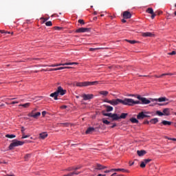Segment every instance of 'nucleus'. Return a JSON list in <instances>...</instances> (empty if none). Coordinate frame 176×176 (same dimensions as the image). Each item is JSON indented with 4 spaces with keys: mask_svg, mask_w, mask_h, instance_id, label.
<instances>
[{
    "mask_svg": "<svg viewBox=\"0 0 176 176\" xmlns=\"http://www.w3.org/2000/svg\"><path fill=\"white\" fill-rule=\"evenodd\" d=\"M99 94H100L101 96H104V97H107V96L109 94V92H108V91H99Z\"/></svg>",
    "mask_w": 176,
    "mask_h": 176,
    "instance_id": "obj_26",
    "label": "nucleus"
},
{
    "mask_svg": "<svg viewBox=\"0 0 176 176\" xmlns=\"http://www.w3.org/2000/svg\"><path fill=\"white\" fill-rule=\"evenodd\" d=\"M150 162H152V160H151V159H146V160H144V162L146 164H148V163H149Z\"/></svg>",
    "mask_w": 176,
    "mask_h": 176,
    "instance_id": "obj_40",
    "label": "nucleus"
},
{
    "mask_svg": "<svg viewBox=\"0 0 176 176\" xmlns=\"http://www.w3.org/2000/svg\"><path fill=\"white\" fill-rule=\"evenodd\" d=\"M108 49V47H96V48H90L89 52H96V50H104Z\"/></svg>",
    "mask_w": 176,
    "mask_h": 176,
    "instance_id": "obj_20",
    "label": "nucleus"
},
{
    "mask_svg": "<svg viewBox=\"0 0 176 176\" xmlns=\"http://www.w3.org/2000/svg\"><path fill=\"white\" fill-rule=\"evenodd\" d=\"M159 122V119L157 118H153L150 120V123H152V124H156Z\"/></svg>",
    "mask_w": 176,
    "mask_h": 176,
    "instance_id": "obj_28",
    "label": "nucleus"
},
{
    "mask_svg": "<svg viewBox=\"0 0 176 176\" xmlns=\"http://www.w3.org/2000/svg\"><path fill=\"white\" fill-rule=\"evenodd\" d=\"M145 166H146V164H145L144 162H142L141 164H140V167L142 168H145Z\"/></svg>",
    "mask_w": 176,
    "mask_h": 176,
    "instance_id": "obj_38",
    "label": "nucleus"
},
{
    "mask_svg": "<svg viewBox=\"0 0 176 176\" xmlns=\"http://www.w3.org/2000/svg\"><path fill=\"white\" fill-rule=\"evenodd\" d=\"M67 93V90L63 89L61 86L58 87L57 90L51 94L50 97H53L54 100H58V96H64Z\"/></svg>",
    "mask_w": 176,
    "mask_h": 176,
    "instance_id": "obj_2",
    "label": "nucleus"
},
{
    "mask_svg": "<svg viewBox=\"0 0 176 176\" xmlns=\"http://www.w3.org/2000/svg\"><path fill=\"white\" fill-rule=\"evenodd\" d=\"M151 101H158L159 102H164V101H168L166 97H162L160 98L151 99Z\"/></svg>",
    "mask_w": 176,
    "mask_h": 176,
    "instance_id": "obj_13",
    "label": "nucleus"
},
{
    "mask_svg": "<svg viewBox=\"0 0 176 176\" xmlns=\"http://www.w3.org/2000/svg\"><path fill=\"white\" fill-rule=\"evenodd\" d=\"M28 137H30V135H25V133H23L22 139H24V138H28Z\"/></svg>",
    "mask_w": 176,
    "mask_h": 176,
    "instance_id": "obj_43",
    "label": "nucleus"
},
{
    "mask_svg": "<svg viewBox=\"0 0 176 176\" xmlns=\"http://www.w3.org/2000/svg\"><path fill=\"white\" fill-rule=\"evenodd\" d=\"M42 116H46V111H45L42 112Z\"/></svg>",
    "mask_w": 176,
    "mask_h": 176,
    "instance_id": "obj_52",
    "label": "nucleus"
},
{
    "mask_svg": "<svg viewBox=\"0 0 176 176\" xmlns=\"http://www.w3.org/2000/svg\"><path fill=\"white\" fill-rule=\"evenodd\" d=\"M130 122H131V123H138V120H137V118H130Z\"/></svg>",
    "mask_w": 176,
    "mask_h": 176,
    "instance_id": "obj_33",
    "label": "nucleus"
},
{
    "mask_svg": "<svg viewBox=\"0 0 176 176\" xmlns=\"http://www.w3.org/2000/svg\"><path fill=\"white\" fill-rule=\"evenodd\" d=\"M162 12H158L157 14H162Z\"/></svg>",
    "mask_w": 176,
    "mask_h": 176,
    "instance_id": "obj_64",
    "label": "nucleus"
},
{
    "mask_svg": "<svg viewBox=\"0 0 176 176\" xmlns=\"http://www.w3.org/2000/svg\"><path fill=\"white\" fill-rule=\"evenodd\" d=\"M98 176H107V175L98 174Z\"/></svg>",
    "mask_w": 176,
    "mask_h": 176,
    "instance_id": "obj_59",
    "label": "nucleus"
},
{
    "mask_svg": "<svg viewBox=\"0 0 176 176\" xmlns=\"http://www.w3.org/2000/svg\"><path fill=\"white\" fill-rule=\"evenodd\" d=\"M164 116H169L170 115V109L166 108L163 110Z\"/></svg>",
    "mask_w": 176,
    "mask_h": 176,
    "instance_id": "obj_18",
    "label": "nucleus"
},
{
    "mask_svg": "<svg viewBox=\"0 0 176 176\" xmlns=\"http://www.w3.org/2000/svg\"><path fill=\"white\" fill-rule=\"evenodd\" d=\"M161 123L162 124H164V126H171L172 122L167 120H163Z\"/></svg>",
    "mask_w": 176,
    "mask_h": 176,
    "instance_id": "obj_25",
    "label": "nucleus"
},
{
    "mask_svg": "<svg viewBox=\"0 0 176 176\" xmlns=\"http://www.w3.org/2000/svg\"><path fill=\"white\" fill-rule=\"evenodd\" d=\"M94 14L95 16L97 15V12L95 11V12H94Z\"/></svg>",
    "mask_w": 176,
    "mask_h": 176,
    "instance_id": "obj_63",
    "label": "nucleus"
},
{
    "mask_svg": "<svg viewBox=\"0 0 176 176\" xmlns=\"http://www.w3.org/2000/svg\"><path fill=\"white\" fill-rule=\"evenodd\" d=\"M149 123H151V121L149 122V121L146 120V121L144 122V124H149Z\"/></svg>",
    "mask_w": 176,
    "mask_h": 176,
    "instance_id": "obj_48",
    "label": "nucleus"
},
{
    "mask_svg": "<svg viewBox=\"0 0 176 176\" xmlns=\"http://www.w3.org/2000/svg\"><path fill=\"white\" fill-rule=\"evenodd\" d=\"M104 168H107V166H102L100 164H97L96 168L94 170V171H96V170H104Z\"/></svg>",
    "mask_w": 176,
    "mask_h": 176,
    "instance_id": "obj_14",
    "label": "nucleus"
},
{
    "mask_svg": "<svg viewBox=\"0 0 176 176\" xmlns=\"http://www.w3.org/2000/svg\"><path fill=\"white\" fill-rule=\"evenodd\" d=\"M81 97L83 98L84 101H87L89 100H93V98H94V95H93V94H83Z\"/></svg>",
    "mask_w": 176,
    "mask_h": 176,
    "instance_id": "obj_9",
    "label": "nucleus"
},
{
    "mask_svg": "<svg viewBox=\"0 0 176 176\" xmlns=\"http://www.w3.org/2000/svg\"><path fill=\"white\" fill-rule=\"evenodd\" d=\"M96 85H98V81H85L82 82H76V86L78 87H86L87 86H95Z\"/></svg>",
    "mask_w": 176,
    "mask_h": 176,
    "instance_id": "obj_4",
    "label": "nucleus"
},
{
    "mask_svg": "<svg viewBox=\"0 0 176 176\" xmlns=\"http://www.w3.org/2000/svg\"><path fill=\"white\" fill-rule=\"evenodd\" d=\"M111 171H122V173H129V170L124 168H113L111 169Z\"/></svg>",
    "mask_w": 176,
    "mask_h": 176,
    "instance_id": "obj_19",
    "label": "nucleus"
},
{
    "mask_svg": "<svg viewBox=\"0 0 176 176\" xmlns=\"http://www.w3.org/2000/svg\"><path fill=\"white\" fill-rule=\"evenodd\" d=\"M137 153H138V156H144V155L146 154V151H144V150L138 151Z\"/></svg>",
    "mask_w": 176,
    "mask_h": 176,
    "instance_id": "obj_24",
    "label": "nucleus"
},
{
    "mask_svg": "<svg viewBox=\"0 0 176 176\" xmlns=\"http://www.w3.org/2000/svg\"><path fill=\"white\" fill-rule=\"evenodd\" d=\"M30 157H31V154H26L25 155V160H28V159H30Z\"/></svg>",
    "mask_w": 176,
    "mask_h": 176,
    "instance_id": "obj_39",
    "label": "nucleus"
},
{
    "mask_svg": "<svg viewBox=\"0 0 176 176\" xmlns=\"http://www.w3.org/2000/svg\"><path fill=\"white\" fill-rule=\"evenodd\" d=\"M47 137V133L43 132L39 134V138H41V140H45Z\"/></svg>",
    "mask_w": 176,
    "mask_h": 176,
    "instance_id": "obj_21",
    "label": "nucleus"
},
{
    "mask_svg": "<svg viewBox=\"0 0 176 176\" xmlns=\"http://www.w3.org/2000/svg\"><path fill=\"white\" fill-rule=\"evenodd\" d=\"M142 36H144V38H146V37H150V38H153V36H155V34L152 32H143L142 34Z\"/></svg>",
    "mask_w": 176,
    "mask_h": 176,
    "instance_id": "obj_12",
    "label": "nucleus"
},
{
    "mask_svg": "<svg viewBox=\"0 0 176 176\" xmlns=\"http://www.w3.org/2000/svg\"><path fill=\"white\" fill-rule=\"evenodd\" d=\"M109 113H102L103 116H108Z\"/></svg>",
    "mask_w": 176,
    "mask_h": 176,
    "instance_id": "obj_54",
    "label": "nucleus"
},
{
    "mask_svg": "<svg viewBox=\"0 0 176 176\" xmlns=\"http://www.w3.org/2000/svg\"><path fill=\"white\" fill-rule=\"evenodd\" d=\"M105 107H106L107 112H112V111H113V107H112L111 106L105 105Z\"/></svg>",
    "mask_w": 176,
    "mask_h": 176,
    "instance_id": "obj_27",
    "label": "nucleus"
},
{
    "mask_svg": "<svg viewBox=\"0 0 176 176\" xmlns=\"http://www.w3.org/2000/svg\"><path fill=\"white\" fill-rule=\"evenodd\" d=\"M138 100H140L141 102L139 101V104H151V100H148L146 98H142L141 96L138 95L137 96Z\"/></svg>",
    "mask_w": 176,
    "mask_h": 176,
    "instance_id": "obj_8",
    "label": "nucleus"
},
{
    "mask_svg": "<svg viewBox=\"0 0 176 176\" xmlns=\"http://www.w3.org/2000/svg\"><path fill=\"white\" fill-rule=\"evenodd\" d=\"M81 168H82V166L69 167L67 169H66V171H73V172H71L67 175H65L63 176L79 175V174H80V173L82 172H78L77 171V170H80Z\"/></svg>",
    "mask_w": 176,
    "mask_h": 176,
    "instance_id": "obj_3",
    "label": "nucleus"
},
{
    "mask_svg": "<svg viewBox=\"0 0 176 176\" xmlns=\"http://www.w3.org/2000/svg\"><path fill=\"white\" fill-rule=\"evenodd\" d=\"M78 22L79 24H81V25H85V21L83 19H79Z\"/></svg>",
    "mask_w": 176,
    "mask_h": 176,
    "instance_id": "obj_37",
    "label": "nucleus"
},
{
    "mask_svg": "<svg viewBox=\"0 0 176 176\" xmlns=\"http://www.w3.org/2000/svg\"><path fill=\"white\" fill-rule=\"evenodd\" d=\"M155 17H156V14H155V12H154V13L151 14V19L153 20V19H155Z\"/></svg>",
    "mask_w": 176,
    "mask_h": 176,
    "instance_id": "obj_45",
    "label": "nucleus"
},
{
    "mask_svg": "<svg viewBox=\"0 0 176 176\" xmlns=\"http://www.w3.org/2000/svg\"><path fill=\"white\" fill-rule=\"evenodd\" d=\"M78 65L77 63H63V64H55V67H60L61 65Z\"/></svg>",
    "mask_w": 176,
    "mask_h": 176,
    "instance_id": "obj_16",
    "label": "nucleus"
},
{
    "mask_svg": "<svg viewBox=\"0 0 176 176\" xmlns=\"http://www.w3.org/2000/svg\"><path fill=\"white\" fill-rule=\"evenodd\" d=\"M120 43L123 44V43H126V42H128V43H130L131 45H134V43H140V41H137L135 40H122L119 41Z\"/></svg>",
    "mask_w": 176,
    "mask_h": 176,
    "instance_id": "obj_11",
    "label": "nucleus"
},
{
    "mask_svg": "<svg viewBox=\"0 0 176 176\" xmlns=\"http://www.w3.org/2000/svg\"><path fill=\"white\" fill-rule=\"evenodd\" d=\"M145 118H151V116H148V113L145 111H142L137 116V119H138V120H142V119H145Z\"/></svg>",
    "mask_w": 176,
    "mask_h": 176,
    "instance_id": "obj_7",
    "label": "nucleus"
},
{
    "mask_svg": "<svg viewBox=\"0 0 176 176\" xmlns=\"http://www.w3.org/2000/svg\"><path fill=\"white\" fill-rule=\"evenodd\" d=\"M39 60V58H30V60Z\"/></svg>",
    "mask_w": 176,
    "mask_h": 176,
    "instance_id": "obj_58",
    "label": "nucleus"
},
{
    "mask_svg": "<svg viewBox=\"0 0 176 176\" xmlns=\"http://www.w3.org/2000/svg\"><path fill=\"white\" fill-rule=\"evenodd\" d=\"M111 171H112V169H111V170H107L104 171V173H111Z\"/></svg>",
    "mask_w": 176,
    "mask_h": 176,
    "instance_id": "obj_55",
    "label": "nucleus"
},
{
    "mask_svg": "<svg viewBox=\"0 0 176 176\" xmlns=\"http://www.w3.org/2000/svg\"><path fill=\"white\" fill-rule=\"evenodd\" d=\"M54 28H55V30H57V31H60V30H62L63 28H60L58 26H56V27H54Z\"/></svg>",
    "mask_w": 176,
    "mask_h": 176,
    "instance_id": "obj_44",
    "label": "nucleus"
},
{
    "mask_svg": "<svg viewBox=\"0 0 176 176\" xmlns=\"http://www.w3.org/2000/svg\"><path fill=\"white\" fill-rule=\"evenodd\" d=\"M68 107L67 105H63L60 107L61 109H67Z\"/></svg>",
    "mask_w": 176,
    "mask_h": 176,
    "instance_id": "obj_46",
    "label": "nucleus"
},
{
    "mask_svg": "<svg viewBox=\"0 0 176 176\" xmlns=\"http://www.w3.org/2000/svg\"><path fill=\"white\" fill-rule=\"evenodd\" d=\"M124 19H131V13L129 11H125L123 12Z\"/></svg>",
    "mask_w": 176,
    "mask_h": 176,
    "instance_id": "obj_15",
    "label": "nucleus"
},
{
    "mask_svg": "<svg viewBox=\"0 0 176 176\" xmlns=\"http://www.w3.org/2000/svg\"><path fill=\"white\" fill-rule=\"evenodd\" d=\"M102 123H104V124H110L111 122L108 121L107 120H106L105 118L102 119Z\"/></svg>",
    "mask_w": 176,
    "mask_h": 176,
    "instance_id": "obj_31",
    "label": "nucleus"
},
{
    "mask_svg": "<svg viewBox=\"0 0 176 176\" xmlns=\"http://www.w3.org/2000/svg\"><path fill=\"white\" fill-rule=\"evenodd\" d=\"M24 131H25V128H24L23 126L21 127V133L22 134H24Z\"/></svg>",
    "mask_w": 176,
    "mask_h": 176,
    "instance_id": "obj_47",
    "label": "nucleus"
},
{
    "mask_svg": "<svg viewBox=\"0 0 176 176\" xmlns=\"http://www.w3.org/2000/svg\"><path fill=\"white\" fill-rule=\"evenodd\" d=\"M30 105H31V103L28 102V103H25L23 104H19V107H23V108H28V107H30Z\"/></svg>",
    "mask_w": 176,
    "mask_h": 176,
    "instance_id": "obj_29",
    "label": "nucleus"
},
{
    "mask_svg": "<svg viewBox=\"0 0 176 176\" xmlns=\"http://www.w3.org/2000/svg\"><path fill=\"white\" fill-rule=\"evenodd\" d=\"M67 68H71V67H58V71L61 70V69H65Z\"/></svg>",
    "mask_w": 176,
    "mask_h": 176,
    "instance_id": "obj_41",
    "label": "nucleus"
},
{
    "mask_svg": "<svg viewBox=\"0 0 176 176\" xmlns=\"http://www.w3.org/2000/svg\"><path fill=\"white\" fill-rule=\"evenodd\" d=\"M173 75H175V74L166 73V74H162L161 76L155 75V78H162V76H171Z\"/></svg>",
    "mask_w": 176,
    "mask_h": 176,
    "instance_id": "obj_17",
    "label": "nucleus"
},
{
    "mask_svg": "<svg viewBox=\"0 0 176 176\" xmlns=\"http://www.w3.org/2000/svg\"><path fill=\"white\" fill-rule=\"evenodd\" d=\"M120 118L116 113H113L111 116V120H119Z\"/></svg>",
    "mask_w": 176,
    "mask_h": 176,
    "instance_id": "obj_22",
    "label": "nucleus"
},
{
    "mask_svg": "<svg viewBox=\"0 0 176 176\" xmlns=\"http://www.w3.org/2000/svg\"><path fill=\"white\" fill-rule=\"evenodd\" d=\"M76 32L82 34L83 32H90V28H80L76 30Z\"/></svg>",
    "mask_w": 176,
    "mask_h": 176,
    "instance_id": "obj_10",
    "label": "nucleus"
},
{
    "mask_svg": "<svg viewBox=\"0 0 176 176\" xmlns=\"http://www.w3.org/2000/svg\"><path fill=\"white\" fill-rule=\"evenodd\" d=\"M126 21L125 19H122V23H126Z\"/></svg>",
    "mask_w": 176,
    "mask_h": 176,
    "instance_id": "obj_62",
    "label": "nucleus"
},
{
    "mask_svg": "<svg viewBox=\"0 0 176 176\" xmlns=\"http://www.w3.org/2000/svg\"><path fill=\"white\" fill-rule=\"evenodd\" d=\"M103 102H107L108 104H109V100H108V99L103 100Z\"/></svg>",
    "mask_w": 176,
    "mask_h": 176,
    "instance_id": "obj_49",
    "label": "nucleus"
},
{
    "mask_svg": "<svg viewBox=\"0 0 176 176\" xmlns=\"http://www.w3.org/2000/svg\"><path fill=\"white\" fill-rule=\"evenodd\" d=\"M156 115H157L158 116H164V114L163 113V112H162L160 111H157Z\"/></svg>",
    "mask_w": 176,
    "mask_h": 176,
    "instance_id": "obj_36",
    "label": "nucleus"
},
{
    "mask_svg": "<svg viewBox=\"0 0 176 176\" xmlns=\"http://www.w3.org/2000/svg\"><path fill=\"white\" fill-rule=\"evenodd\" d=\"M0 32H1V34H6V32H6L5 30H0Z\"/></svg>",
    "mask_w": 176,
    "mask_h": 176,
    "instance_id": "obj_53",
    "label": "nucleus"
},
{
    "mask_svg": "<svg viewBox=\"0 0 176 176\" xmlns=\"http://www.w3.org/2000/svg\"><path fill=\"white\" fill-rule=\"evenodd\" d=\"M38 111L37 109H34L30 113L28 114L29 118H33V119H38L39 116H41V112H36Z\"/></svg>",
    "mask_w": 176,
    "mask_h": 176,
    "instance_id": "obj_5",
    "label": "nucleus"
},
{
    "mask_svg": "<svg viewBox=\"0 0 176 176\" xmlns=\"http://www.w3.org/2000/svg\"><path fill=\"white\" fill-rule=\"evenodd\" d=\"M116 127V124H113L111 126V129H113Z\"/></svg>",
    "mask_w": 176,
    "mask_h": 176,
    "instance_id": "obj_56",
    "label": "nucleus"
},
{
    "mask_svg": "<svg viewBox=\"0 0 176 176\" xmlns=\"http://www.w3.org/2000/svg\"><path fill=\"white\" fill-rule=\"evenodd\" d=\"M168 54L169 56H175L176 52H175V51H173L172 52L168 53Z\"/></svg>",
    "mask_w": 176,
    "mask_h": 176,
    "instance_id": "obj_42",
    "label": "nucleus"
},
{
    "mask_svg": "<svg viewBox=\"0 0 176 176\" xmlns=\"http://www.w3.org/2000/svg\"><path fill=\"white\" fill-rule=\"evenodd\" d=\"M146 12H147V13H149L150 14H153V13H154L153 9L151 8H148L146 10Z\"/></svg>",
    "mask_w": 176,
    "mask_h": 176,
    "instance_id": "obj_30",
    "label": "nucleus"
},
{
    "mask_svg": "<svg viewBox=\"0 0 176 176\" xmlns=\"http://www.w3.org/2000/svg\"><path fill=\"white\" fill-rule=\"evenodd\" d=\"M21 145H24V142L19 141V140H13V142H12L9 146L10 151H12L13 148L16 146H20Z\"/></svg>",
    "mask_w": 176,
    "mask_h": 176,
    "instance_id": "obj_6",
    "label": "nucleus"
},
{
    "mask_svg": "<svg viewBox=\"0 0 176 176\" xmlns=\"http://www.w3.org/2000/svg\"><path fill=\"white\" fill-rule=\"evenodd\" d=\"M54 71H58V67L54 68Z\"/></svg>",
    "mask_w": 176,
    "mask_h": 176,
    "instance_id": "obj_61",
    "label": "nucleus"
},
{
    "mask_svg": "<svg viewBox=\"0 0 176 176\" xmlns=\"http://www.w3.org/2000/svg\"><path fill=\"white\" fill-rule=\"evenodd\" d=\"M6 138H16V135H10V134H7L6 135Z\"/></svg>",
    "mask_w": 176,
    "mask_h": 176,
    "instance_id": "obj_34",
    "label": "nucleus"
},
{
    "mask_svg": "<svg viewBox=\"0 0 176 176\" xmlns=\"http://www.w3.org/2000/svg\"><path fill=\"white\" fill-rule=\"evenodd\" d=\"M127 116V113H122L120 116H119L120 119H126V117Z\"/></svg>",
    "mask_w": 176,
    "mask_h": 176,
    "instance_id": "obj_32",
    "label": "nucleus"
},
{
    "mask_svg": "<svg viewBox=\"0 0 176 176\" xmlns=\"http://www.w3.org/2000/svg\"><path fill=\"white\" fill-rule=\"evenodd\" d=\"M113 114V113H109V114H108L107 116H108L109 118H111Z\"/></svg>",
    "mask_w": 176,
    "mask_h": 176,
    "instance_id": "obj_50",
    "label": "nucleus"
},
{
    "mask_svg": "<svg viewBox=\"0 0 176 176\" xmlns=\"http://www.w3.org/2000/svg\"><path fill=\"white\" fill-rule=\"evenodd\" d=\"M12 104H19V101H13L11 102Z\"/></svg>",
    "mask_w": 176,
    "mask_h": 176,
    "instance_id": "obj_51",
    "label": "nucleus"
},
{
    "mask_svg": "<svg viewBox=\"0 0 176 176\" xmlns=\"http://www.w3.org/2000/svg\"><path fill=\"white\" fill-rule=\"evenodd\" d=\"M109 104L113 105V107L122 104V105H129V107H133V105H137L140 104V100H134L131 98H124L122 99H113L109 101Z\"/></svg>",
    "mask_w": 176,
    "mask_h": 176,
    "instance_id": "obj_1",
    "label": "nucleus"
},
{
    "mask_svg": "<svg viewBox=\"0 0 176 176\" xmlns=\"http://www.w3.org/2000/svg\"><path fill=\"white\" fill-rule=\"evenodd\" d=\"M41 19H43V23H45V21H47V20H49V19L47 18H41Z\"/></svg>",
    "mask_w": 176,
    "mask_h": 176,
    "instance_id": "obj_57",
    "label": "nucleus"
},
{
    "mask_svg": "<svg viewBox=\"0 0 176 176\" xmlns=\"http://www.w3.org/2000/svg\"><path fill=\"white\" fill-rule=\"evenodd\" d=\"M94 131V127H89L87 131H85L86 134H91Z\"/></svg>",
    "mask_w": 176,
    "mask_h": 176,
    "instance_id": "obj_23",
    "label": "nucleus"
},
{
    "mask_svg": "<svg viewBox=\"0 0 176 176\" xmlns=\"http://www.w3.org/2000/svg\"><path fill=\"white\" fill-rule=\"evenodd\" d=\"M45 25H46L47 27H52V26L53 25V23H52L51 21H47V22L45 23Z\"/></svg>",
    "mask_w": 176,
    "mask_h": 176,
    "instance_id": "obj_35",
    "label": "nucleus"
},
{
    "mask_svg": "<svg viewBox=\"0 0 176 176\" xmlns=\"http://www.w3.org/2000/svg\"><path fill=\"white\" fill-rule=\"evenodd\" d=\"M49 67H56V65H55V64H54V65H49Z\"/></svg>",
    "mask_w": 176,
    "mask_h": 176,
    "instance_id": "obj_60",
    "label": "nucleus"
}]
</instances>
